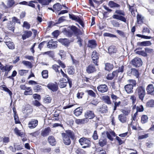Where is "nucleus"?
Segmentation results:
<instances>
[{"label":"nucleus","mask_w":154,"mask_h":154,"mask_svg":"<svg viewBox=\"0 0 154 154\" xmlns=\"http://www.w3.org/2000/svg\"><path fill=\"white\" fill-rule=\"evenodd\" d=\"M92 59L94 63L96 65H98L97 63L99 59L98 54L96 51H94L91 56Z\"/></svg>","instance_id":"4468645a"},{"label":"nucleus","mask_w":154,"mask_h":154,"mask_svg":"<svg viewBox=\"0 0 154 154\" xmlns=\"http://www.w3.org/2000/svg\"><path fill=\"white\" fill-rule=\"evenodd\" d=\"M113 68V66L110 63H107L105 64V69L108 71L111 70Z\"/></svg>","instance_id":"473e14b6"},{"label":"nucleus","mask_w":154,"mask_h":154,"mask_svg":"<svg viewBox=\"0 0 154 154\" xmlns=\"http://www.w3.org/2000/svg\"><path fill=\"white\" fill-rule=\"evenodd\" d=\"M148 118L147 116L143 115L141 117V122L142 124H144L148 121Z\"/></svg>","instance_id":"f704fd0d"},{"label":"nucleus","mask_w":154,"mask_h":154,"mask_svg":"<svg viewBox=\"0 0 154 154\" xmlns=\"http://www.w3.org/2000/svg\"><path fill=\"white\" fill-rule=\"evenodd\" d=\"M132 63L133 66L136 67L140 66L142 65V61L141 59L135 57L132 60Z\"/></svg>","instance_id":"39448f33"},{"label":"nucleus","mask_w":154,"mask_h":154,"mask_svg":"<svg viewBox=\"0 0 154 154\" xmlns=\"http://www.w3.org/2000/svg\"><path fill=\"white\" fill-rule=\"evenodd\" d=\"M146 89L148 94L154 95L153 93L154 91V88L152 84L149 85L147 86Z\"/></svg>","instance_id":"f3484780"},{"label":"nucleus","mask_w":154,"mask_h":154,"mask_svg":"<svg viewBox=\"0 0 154 154\" xmlns=\"http://www.w3.org/2000/svg\"><path fill=\"white\" fill-rule=\"evenodd\" d=\"M87 92L88 95L92 97H95L96 96L95 93L91 90H88L87 91Z\"/></svg>","instance_id":"5fc2aeb1"},{"label":"nucleus","mask_w":154,"mask_h":154,"mask_svg":"<svg viewBox=\"0 0 154 154\" xmlns=\"http://www.w3.org/2000/svg\"><path fill=\"white\" fill-rule=\"evenodd\" d=\"M2 88L3 90L8 93L10 96H11L12 93L8 88L5 87H3Z\"/></svg>","instance_id":"e2e57ef3"},{"label":"nucleus","mask_w":154,"mask_h":154,"mask_svg":"<svg viewBox=\"0 0 154 154\" xmlns=\"http://www.w3.org/2000/svg\"><path fill=\"white\" fill-rule=\"evenodd\" d=\"M136 92L137 94L139 99L143 101L146 95L145 88L141 86L138 87L136 89Z\"/></svg>","instance_id":"f03ea898"},{"label":"nucleus","mask_w":154,"mask_h":154,"mask_svg":"<svg viewBox=\"0 0 154 154\" xmlns=\"http://www.w3.org/2000/svg\"><path fill=\"white\" fill-rule=\"evenodd\" d=\"M66 133L65 134H66L67 136L70 137L71 139H73L74 138V134L72 132L69 130L66 131Z\"/></svg>","instance_id":"c756f323"},{"label":"nucleus","mask_w":154,"mask_h":154,"mask_svg":"<svg viewBox=\"0 0 154 154\" xmlns=\"http://www.w3.org/2000/svg\"><path fill=\"white\" fill-rule=\"evenodd\" d=\"M14 119L15 120V122L16 124H19L20 123V122L19 120L18 117V116L16 115L14 113Z\"/></svg>","instance_id":"69168bd1"},{"label":"nucleus","mask_w":154,"mask_h":154,"mask_svg":"<svg viewBox=\"0 0 154 154\" xmlns=\"http://www.w3.org/2000/svg\"><path fill=\"white\" fill-rule=\"evenodd\" d=\"M15 4V2L13 0H8L7 2V5L8 7L10 8L12 7Z\"/></svg>","instance_id":"a18cd8bd"},{"label":"nucleus","mask_w":154,"mask_h":154,"mask_svg":"<svg viewBox=\"0 0 154 154\" xmlns=\"http://www.w3.org/2000/svg\"><path fill=\"white\" fill-rule=\"evenodd\" d=\"M130 110L122 109V114H124L125 116L128 115L130 113Z\"/></svg>","instance_id":"4d7b16f0"},{"label":"nucleus","mask_w":154,"mask_h":154,"mask_svg":"<svg viewBox=\"0 0 154 154\" xmlns=\"http://www.w3.org/2000/svg\"><path fill=\"white\" fill-rule=\"evenodd\" d=\"M103 35L105 36L109 37H116V35L113 34L108 33H105L103 34Z\"/></svg>","instance_id":"13d9d810"},{"label":"nucleus","mask_w":154,"mask_h":154,"mask_svg":"<svg viewBox=\"0 0 154 154\" xmlns=\"http://www.w3.org/2000/svg\"><path fill=\"white\" fill-rule=\"evenodd\" d=\"M146 106L148 107H154V100L152 99L149 100L146 103Z\"/></svg>","instance_id":"7c9ffc66"},{"label":"nucleus","mask_w":154,"mask_h":154,"mask_svg":"<svg viewBox=\"0 0 154 154\" xmlns=\"http://www.w3.org/2000/svg\"><path fill=\"white\" fill-rule=\"evenodd\" d=\"M22 63L26 66L30 68L32 67V63L30 62L23 60L22 61Z\"/></svg>","instance_id":"4c0bfd02"},{"label":"nucleus","mask_w":154,"mask_h":154,"mask_svg":"<svg viewBox=\"0 0 154 154\" xmlns=\"http://www.w3.org/2000/svg\"><path fill=\"white\" fill-rule=\"evenodd\" d=\"M88 120L87 119H76L75 122L77 124H82L87 123L88 122Z\"/></svg>","instance_id":"bb28decb"},{"label":"nucleus","mask_w":154,"mask_h":154,"mask_svg":"<svg viewBox=\"0 0 154 154\" xmlns=\"http://www.w3.org/2000/svg\"><path fill=\"white\" fill-rule=\"evenodd\" d=\"M82 110L80 108H76L74 111V114L76 116H79L82 113Z\"/></svg>","instance_id":"c85d7f7f"},{"label":"nucleus","mask_w":154,"mask_h":154,"mask_svg":"<svg viewBox=\"0 0 154 154\" xmlns=\"http://www.w3.org/2000/svg\"><path fill=\"white\" fill-rule=\"evenodd\" d=\"M12 67L13 66H12L6 65L4 66V72H9L12 69Z\"/></svg>","instance_id":"79ce46f5"},{"label":"nucleus","mask_w":154,"mask_h":154,"mask_svg":"<svg viewBox=\"0 0 154 154\" xmlns=\"http://www.w3.org/2000/svg\"><path fill=\"white\" fill-rule=\"evenodd\" d=\"M59 42L62 44L68 46L70 43L69 41L67 38H60L58 40Z\"/></svg>","instance_id":"a878e982"},{"label":"nucleus","mask_w":154,"mask_h":154,"mask_svg":"<svg viewBox=\"0 0 154 154\" xmlns=\"http://www.w3.org/2000/svg\"><path fill=\"white\" fill-rule=\"evenodd\" d=\"M42 77L44 79H46L48 77V72L47 70H44L42 72Z\"/></svg>","instance_id":"ea45409f"},{"label":"nucleus","mask_w":154,"mask_h":154,"mask_svg":"<svg viewBox=\"0 0 154 154\" xmlns=\"http://www.w3.org/2000/svg\"><path fill=\"white\" fill-rule=\"evenodd\" d=\"M69 17L70 19H71L72 20H74L76 21H77L79 17L73 14H69Z\"/></svg>","instance_id":"e433bc0d"},{"label":"nucleus","mask_w":154,"mask_h":154,"mask_svg":"<svg viewBox=\"0 0 154 154\" xmlns=\"http://www.w3.org/2000/svg\"><path fill=\"white\" fill-rule=\"evenodd\" d=\"M11 40L10 38L8 36L5 37L4 39V42L6 43V45L11 42Z\"/></svg>","instance_id":"338daca9"},{"label":"nucleus","mask_w":154,"mask_h":154,"mask_svg":"<svg viewBox=\"0 0 154 154\" xmlns=\"http://www.w3.org/2000/svg\"><path fill=\"white\" fill-rule=\"evenodd\" d=\"M118 119L122 123H125L127 121V118L124 114H120L118 116Z\"/></svg>","instance_id":"a211bd4d"},{"label":"nucleus","mask_w":154,"mask_h":154,"mask_svg":"<svg viewBox=\"0 0 154 154\" xmlns=\"http://www.w3.org/2000/svg\"><path fill=\"white\" fill-rule=\"evenodd\" d=\"M28 72V70L24 69L19 70L18 72L19 74L21 75H23L25 73Z\"/></svg>","instance_id":"052dcab7"},{"label":"nucleus","mask_w":154,"mask_h":154,"mask_svg":"<svg viewBox=\"0 0 154 154\" xmlns=\"http://www.w3.org/2000/svg\"><path fill=\"white\" fill-rule=\"evenodd\" d=\"M69 28L73 33V34H74L75 36H77L79 35L82 34V32L80 30L75 26L72 25L69 26Z\"/></svg>","instance_id":"423d86ee"},{"label":"nucleus","mask_w":154,"mask_h":154,"mask_svg":"<svg viewBox=\"0 0 154 154\" xmlns=\"http://www.w3.org/2000/svg\"><path fill=\"white\" fill-rule=\"evenodd\" d=\"M32 91L30 87H28L24 92V94L25 95H31L32 94Z\"/></svg>","instance_id":"cd10ccee"},{"label":"nucleus","mask_w":154,"mask_h":154,"mask_svg":"<svg viewBox=\"0 0 154 154\" xmlns=\"http://www.w3.org/2000/svg\"><path fill=\"white\" fill-rule=\"evenodd\" d=\"M130 82L132 83L133 84H128L125 86L124 88L128 94H130L133 92V88L134 85H136V82L134 80H130Z\"/></svg>","instance_id":"20e7f679"},{"label":"nucleus","mask_w":154,"mask_h":154,"mask_svg":"<svg viewBox=\"0 0 154 154\" xmlns=\"http://www.w3.org/2000/svg\"><path fill=\"white\" fill-rule=\"evenodd\" d=\"M129 72H131V74L137 77L138 76V71L134 69H131Z\"/></svg>","instance_id":"58836bf2"},{"label":"nucleus","mask_w":154,"mask_h":154,"mask_svg":"<svg viewBox=\"0 0 154 154\" xmlns=\"http://www.w3.org/2000/svg\"><path fill=\"white\" fill-rule=\"evenodd\" d=\"M2 138V140H3V143L5 145L8 143L10 141L9 138L7 137H4Z\"/></svg>","instance_id":"09e8293b"},{"label":"nucleus","mask_w":154,"mask_h":154,"mask_svg":"<svg viewBox=\"0 0 154 154\" xmlns=\"http://www.w3.org/2000/svg\"><path fill=\"white\" fill-rule=\"evenodd\" d=\"M108 5L110 8L112 9H119L121 7L120 5L112 1H109L108 3Z\"/></svg>","instance_id":"6e6552de"},{"label":"nucleus","mask_w":154,"mask_h":154,"mask_svg":"<svg viewBox=\"0 0 154 154\" xmlns=\"http://www.w3.org/2000/svg\"><path fill=\"white\" fill-rule=\"evenodd\" d=\"M38 2L42 5H48V3L46 2V0H37Z\"/></svg>","instance_id":"bf43d9fd"},{"label":"nucleus","mask_w":154,"mask_h":154,"mask_svg":"<svg viewBox=\"0 0 154 154\" xmlns=\"http://www.w3.org/2000/svg\"><path fill=\"white\" fill-rule=\"evenodd\" d=\"M60 66L56 65L54 64L52 66V69L56 72H58L60 73V71L58 69L60 68Z\"/></svg>","instance_id":"3c124183"},{"label":"nucleus","mask_w":154,"mask_h":154,"mask_svg":"<svg viewBox=\"0 0 154 154\" xmlns=\"http://www.w3.org/2000/svg\"><path fill=\"white\" fill-rule=\"evenodd\" d=\"M116 73V72H113L112 73L108 74L107 76V79L109 80L112 79L114 77Z\"/></svg>","instance_id":"37998d69"},{"label":"nucleus","mask_w":154,"mask_h":154,"mask_svg":"<svg viewBox=\"0 0 154 154\" xmlns=\"http://www.w3.org/2000/svg\"><path fill=\"white\" fill-rule=\"evenodd\" d=\"M67 71L69 74L72 75L75 73V69L73 66H70L68 67Z\"/></svg>","instance_id":"72a5a7b5"},{"label":"nucleus","mask_w":154,"mask_h":154,"mask_svg":"<svg viewBox=\"0 0 154 154\" xmlns=\"http://www.w3.org/2000/svg\"><path fill=\"white\" fill-rule=\"evenodd\" d=\"M111 24L113 25V26L115 27H119L120 26V24L119 22L116 20H112L110 21Z\"/></svg>","instance_id":"c9c22d12"},{"label":"nucleus","mask_w":154,"mask_h":154,"mask_svg":"<svg viewBox=\"0 0 154 154\" xmlns=\"http://www.w3.org/2000/svg\"><path fill=\"white\" fill-rule=\"evenodd\" d=\"M152 43L150 41H143L141 42H139L137 43V45L138 46H149Z\"/></svg>","instance_id":"aec40b11"},{"label":"nucleus","mask_w":154,"mask_h":154,"mask_svg":"<svg viewBox=\"0 0 154 154\" xmlns=\"http://www.w3.org/2000/svg\"><path fill=\"white\" fill-rule=\"evenodd\" d=\"M108 51L110 55L115 54L117 50L116 47L113 46H110L108 48Z\"/></svg>","instance_id":"393cba45"},{"label":"nucleus","mask_w":154,"mask_h":154,"mask_svg":"<svg viewBox=\"0 0 154 154\" xmlns=\"http://www.w3.org/2000/svg\"><path fill=\"white\" fill-rule=\"evenodd\" d=\"M136 109L137 112H141L144 110V108L142 105H139L136 107Z\"/></svg>","instance_id":"603ef678"},{"label":"nucleus","mask_w":154,"mask_h":154,"mask_svg":"<svg viewBox=\"0 0 154 154\" xmlns=\"http://www.w3.org/2000/svg\"><path fill=\"white\" fill-rule=\"evenodd\" d=\"M48 141L50 144L52 146H55L56 143L54 138L52 136H50L48 137Z\"/></svg>","instance_id":"b1692460"},{"label":"nucleus","mask_w":154,"mask_h":154,"mask_svg":"<svg viewBox=\"0 0 154 154\" xmlns=\"http://www.w3.org/2000/svg\"><path fill=\"white\" fill-rule=\"evenodd\" d=\"M145 52L147 53L151 54L153 52V50L152 49L146 48H145Z\"/></svg>","instance_id":"774afa93"},{"label":"nucleus","mask_w":154,"mask_h":154,"mask_svg":"<svg viewBox=\"0 0 154 154\" xmlns=\"http://www.w3.org/2000/svg\"><path fill=\"white\" fill-rule=\"evenodd\" d=\"M86 71L88 74H91L95 72L96 69L94 66L91 64L86 67Z\"/></svg>","instance_id":"f8f14e48"},{"label":"nucleus","mask_w":154,"mask_h":154,"mask_svg":"<svg viewBox=\"0 0 154 154\" xmlns=\"http://www.w3.org/2000/svg\"><path fill=\"white\" fill-rule=\"evenodd\" d=\"M10 49H14V43L11 42L6 45Z\"/></svg>","instance_id":"8fccbe9b"},{"label":"nucleus","mask_w":154,"mask_h":154,"mask_svg":"<svg viewBox=\"0 0 154 154\" xmlns=\"http://www.w3.org/2000/svg\"><path fill=\"white\" fill-rule=\"evenodd\" d=\"M52 40H51L48 42L47 45V47L48 48H55L57 46V44L56 42H52Z\"/></svg>","instance_id":"6ab92c4d"},{"label":"nucleus","mask_w":154,"mask_h":154,"mask_svg":"<svg viewBox=\"0 0 154 154\" xmlns=\"http://www.w3.org/2000/svg\"><path fill=\"white\" fill-rule=\"evenodd\" d=\"M13 20L12 22H11L10 23L8 24V28L10 30L12 31H14L15 26V22H17L18 20L15 17H14L13 18Z\"/></svg>","instance_id":"9d476101"},{"label":"nucleus","mask_w":154,"mask_h":154,"mask_svg":"<svg viewBox=\"0 0 154 154\" xmlns=\"http://www.w3.org/2000/svg\"><path fill=\"white\" fill-rule=\"evenodd\" d=\"M120 101H119L118 102H115L114 103V106L113 109L114 112L116 109L117 107L119 106V105H120Z\"/></svg>","instance_id":"680f3d73"},{"label":"nucleus","mask_w":154,"mask_h":154,"mask_svg":"<svg viewBox=\"0 0 154 154\" xmlns=\"http://www.w3.org/2000/svg\"><path fill=\"white\" fill-rule=\"evenodd\" d=\"M23 33L22 35V38L23 40L30 37L32 34V33L31 31H25L23 32Z\"/></svg>","instance_id":"dca6fc26"},{"label":"nucleus","mask_w":154,"mask_h":154,"mask_svg":"<svg viewBox=\"0 0 154 154\" xmlns=\"http://www.w3.org/2000/svg\"><path fill=\"white\" fill-rule=\"evenodd\" d=\"M38 121L37 120L32 119L28 123V126L30 128H34L38 125Z\"/></svg>","instance_id":"2eb2a0df"},{"label":"nucleus","mask_w":154,"mask_h":154,"mask_svg":"<svg viewBox=\"0 0 154 154\" xmlns=\"http://www.w3.org/2000/svg\"><path fill=\"white\" fill-rule=\"evenodd\" d=\"M106 141L105 139H100L99 140V145L101 147H103L105 145H106Z\"/></svg>","instance_id":"a19ab883"},{"label":"nucleus","mask_w":154,"mask_h":154,"mask_svg":"<svg viewBox=\"0 0 154 154\" xmlns=\"http://www.w3.org/2000/svg\"><path fill=\"white\" fill-rule=\"evenodd\" d=\"M77 36V38L78 39L77 41V43L79 45L80 47H81L82 46V42L83 41V40L81 38V37L79 36L78 35Z\"/></svg>","instance_id":"6e6d98bb"},{"label":"nucleus","mask_w":154,"mask_h":154,"mask_svg":"<svg viewBox=\"0 0 154 154\" xmlns=\"http://www.w3.org/2000/svg\"><path fill=\"white\" fill-rule=\"evenodd\" d=\"M102 112L103 113H106L108 112V107L106 105L103 104L101 109Z\"/></svg>","instance_id":"c03bdc74"},{"label":"nucleus","mask_w":154,"mask_h":154,"mask_svg":"<svg viewBox=\"0 0 154 154\" xmlns=\"http://www.w3.org/2000/svg\"><path fill=\"white\" fill-rule=\"evenodd\" d=\"M33 89L36 92L40 91L42 89V87L39 85H36L33 88Z\"/></svg>","instance_id":"de8ad7c7"},{"label":"nucleus","mask_w":154,"mask_h":154,"mask_svg":"<svg viewBox=\"0 0 154 154\" xmlns=\"http://www.w3.org/2000/svg\"><path fill=\"white\" fill-rule=\"evenodd\" d=\"M47 87L53 92L56 91L58 89L57 85L53 83L48 84L47 85Z\"/></svg>","instance_id":"ddd939ff"},{"label":"nucleus","mask_w":154,"mask_h":154,"mask_svg":"<svg viewBox=\"0 0 154 154\" xmlns=\"http://www.w3.org/2000/svg\"><path fill=\"white\" fill-rule=\"evenodd\" d=\"M102 100L105 103L108 105H110L112 103L110 97L107 95L103 96L102 97Z\"/></svg>","instance_id":"4be33fe9"},{"label":"nucleus","mask_w":154,"mask_h":154,"mask_svg":"<svg viewBox=\"0 0 154 154\" xmlns=\"http://www.w3.org/2000/svg\"><path fill=\"white\" fill-rule=\"evenodd\" d=\"M95 116L93 111L91 110H87L85 113V119H87L88 120L93 119L94 117Z\"/></svg>","instance_id":"0eeeda50"},{"label":"nucleus","mask_w":154,"mask_h":154,"mask_svg":"<svg viewBox=\"0 0 154 154\" xmlns=\"http://www.w3.org/2000/svg\"><path fill=\"white\" fill-rule=\"evenodd\" d=\"M23 27H25L26 29H29L30 27V25L27 21H24L23 22Z\"/></svg>","instance_id":"49530a36"},{"label":"nucleus","mask_w":154,"mask_h":154,"mask_svg":"<svg viewBox=\"0 0 154 154\" xmlns=\"http://www.w3.org/2000/svg\"><path fill=\"white\" fill-rule=\"evenodd\" d=\"M97 45L96 42L94 40H92L88 41L87 46L91 48H94L96 47Z\"/></svg>","instance_id":"412c9836"},{"label":"nucleus","mask_w":154,"mask_h":154,"mask_svg":"<svg viewBox=\"0 0 154 154\" xmlns=\"http://www.w3.org/2000/svg\"><path fill=\"white\" fill-rule=\"evenodd\" d=\"M98 91L101 93H105L107 91L108 87L106 85H100L97 87Z\"/></svg>","instance_id":"1a4fd4ad"},{"label":"nucleus","mask_w":154,"mask_h":154,"mask_svg":"<svg viewBox=\"0 0 154 154\" xmlns=\"http://www.w3.org/2000/svg\"><path fill=\"white\" fill-rule=\"evenodd\" d=\"M14 130L18 136H22L23 135V133L20 132V131L17 128L15 129Z\"/></svg>","instance_id":"0e129e2a"},{"label":"nucleus","mask_w":154,"mask_h":154,"mask_svg":"<svg viewBox=\"0 0 154 154\" xmlns=\"http://www.w3.org/2000/svg\"><path fill=\"white\" fill-rule=\"evenodd\" d=\"M63 137V142L64 144L67 145H69L71 143V140L69 137L67 136L66 134H65V133H63L62 134Z\"/></svg>","instance_id":"9b49d317"},{"label":"nucleus","mask_w":154,"mask_h":154,"mask_svg":"<svg viewBox=\"0 0 154 154\" xmlns=\"http://www.w3.org/2000/svg\"><path fill=\"white\" fill-rule=\"evenodd\" d=\"M136 53L140 55H142L144 57H146L147 56V54L144 51H137Z\"/></svg>","instance_id":"864d4df0"},{"label":"nucleus","mask_w":154,"mask_h":154,"mask_svg":"<svg viewBox=\"0 0 154 154\" xmlns=\"http://www.w3.org/2000/svg\"><path fill=\"white\" fill-rule=\"evenodd\" d=\"M53 8L56 11H59L62 8L61 5L58 3L55 4L53 6Z\"/></svg>","instance_id":"2f4dec72"},{"label":"nucleus","mask_w":154,"mask_h":154,"mask_svg":"<svg viewBox=\"0 0 154 154\" xmlns=\"http://www.w3.org/2000/svg\"><path fill=\"white\" fill-rule=\"evenodd\" d=\"M79 142L83 148L89 147L91 145V139L86 137H82L80 139Z\"/></svg>","instance_id":"7ed1b4c3"},{"label":"nucleus","mask_w":154,"mask_h":154,"mask_svg":"<svg viewBox=\"0 0 154 154\" xmlns=\"http://www.w3.org/2000/svg\"><path fill=\"white\" fill-rule=\"evenodd\" d=\"M51 131V130L50 128L48 127L42 131L41 135L43 137L46 136L49 134Z\"/></svg>","instance_id":"5701e85b"},{"label":"nucleus","mask_w":154,"mask_h":154,"mask_svg":"<svg viewBox=\"0 0 154 154\" xmlns=\"http://www.w3.org/2000/svg\"><path fill=\"white\" fill-rule=\"evenodd\" d=\"M125 13L123 10L116 9L115 11L114 14L112 15L113 19L117 20L126 23L127 22L126 18L124 16Z\"/></svg>","instance_id":"f257e3e1"}]
</instances>
